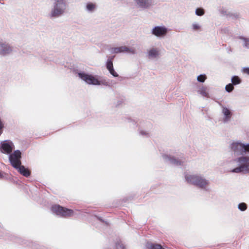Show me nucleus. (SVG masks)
<instances>
[{"label":"nucleus","mask_w":249,"mask_h":249,"mask_svg":"<svg viewBox=\"0 0 249 249\" xmlns=\"http://www.w3.org/2000/svg\"><path fill=\"white\" fill-rule=\"evenodd\" d=\"M185 179L188 182L202 189H205L209 184L208 180L197 175H186Z\"/></svg>","instance_id":"1"},{"label":"nucleus","mask_w":249,"mask_h":249,"mask_svg":"<svg viewBox=\"0 0 249 249\" xmlns=\"http://www.w3.org/2000/svg\"><path fill=\"white\" fill-rule=\"evenodd\" d=\"M52 211L58 215L64 217H68L73 215V211L58 205H55L52 207Z\"/></svg>","instance_id":"2"},{"label":"nucleus","mask_w":249,"mask_h":249,"mask_svg":"<svg viewBox=\"0 0 249 249\" xmlns=\"http://www.w3.org/2000/svg\"><path fill=\"white\" fill-rule=\"evenodd\" d=\"M238 161L240 163V165L234 168L233 172L235 173H249V158L245 157L239 158Z\"/></svg>","instance_id":"3"},{"label":"nucleus","mask_w":249,"mask_h":249,"mask_svg":"<svg viewBox=\"0 0 249 249\" xmlns=\"http://www.w3.org/2000/svg\"><path fill=\"white\" fill-rule=\"evenodd\" d=\"M56 3L54 10L51 13L52 17H58L61 15L66 8V4L64 0H55Z\"/></svg>","instance_id":"4"},{"label":"nucleus","mask_w":249,"mask_h":249,"mask_svg":"<svg viewBox=\"0 0 249 249\" xmlns=\"http://www.w3.org/2000/svg\"><path fill=\"white\" fill-rule=\"evenodd\" d=\"M20 159L21 152L19 150L14 151L13 153L10 155L9 160L14 168H18L21 164Z\"/></svg>","instance_id":"5"},{"label":"nucleus","mask_w":249,"mask_h":249,"mask_svg":"<svg viewBox=\"0 0 249 249\" xmlns=\"http://www.w3.org/2000/svg\"><path fill=\"white\" fill-rule=\"evenodd\" d=\"M78 75L82 80L85 81L89 84H92L95 85H100V82L94 76L86 74L85 73H79Z\"/></svg>","instance_id":"6"},{"label":"nucleus","mask_w":249,"mask_h":249,"mask_svg":"<svg viewBox=\"0 0 249 249\" xmlns=\"http://www.w3.org/2000/svg\"><path fill=\"white\" fill-rule=\"evenodd\" d=\"M167 33V29L164 27L157 26L152 30V34L158 37L164 36Z\"/></svg>","instance_id":"7"},{"label":"nucleus","mask_w":249,"mask_h":249,"mask_svg":"<svg viewBox=\"0 0 249 249\" xmlns=\"http://www.w3.org/2000/svg\"><path fill=\"white\" fill-rule=\"evenodd\" d=\"M243 143L240 142H234L231 145V149L237 155L243 154Z\"/></svg>","instance_id":"8"},{"label":"nucleus","mask_w":249,"mask_h":249,"mask_svg":"<svg viewBox=\"0 0 249 249\" xmlns=\"http://www.w3.org/2000/svg\"><path fill=\"white\" fill-rule=\"evenodd\" d=\"M137 4L141 8L149 7L154 2L153 0H135Z\"/></svg>","instance_id":"9"},{"label":"nucleus","mask_w":249,"mask_h":249,"mask_svg":"<svg viewBox=\"0 0 249 249\" xmlns=\"http://www.w3.org/2000/svg\"><path fill=\"white\" fill-rule=\"evenodd\" d=\"M113 51L114 53H119L124 52L131 53H135V51L134 49H129L126 46L114 48L113 49Z\"/></svg>","instance_id":"10"},{"label":"nucleus","mask_w":249,"mask_h":249,"mask_svg":"<svg viewBox=\"0 0 249 249\" xmlns=\"http://www.w3.org/2000/svg\"><path fill=\"white\" fill-rule=\"evenodd\" d=\"M12 51L11 47L7 44L0 43V53L5 54Z\"/></svg>","instance_id":"11"},{"label":"nucleus","mask_w":249,"mask_h":249,"mask_svg":"<svg viewBox=\"0 0 249 249\" xmlns=\"http://www.w3.org/2000/svg\"><path fill=\"white\" fill-rule=\"evenodd\" d=\"M11 145L7 142H4L1 144L0 150L3 153L10 154L12 151Z\"/></svg>","instance_id":"12"},{"label":"nucleus","mask_w":249,"mask_h":249,"mask_svg":"<svg viewBox=\"0 0 249 249\" xmlns=\"http://www.w3.org/2000/svg\"><path fill=\"white\" fill-rule=\"evenodd\" d=\"M16 169L18 170L21 175L25 177H29L31 175V171L28 169L26 168L23 165H21V164Z\"/></svg>","instance_id":"13"},{"label":"nucleus","mask_w":249,"mask_h":249,"mask_svg":"<svg viewBox=\"0 0 249 249\" xmlns=\"http://www.w3.org/2000/svg\"><path fill=\"white\" fill-rule=\"evenodd\" d=\"M222 112L225 116V121L229 120L231 116V111L226 107H223Z\"/></svg>","instance_id":"14"},{"label":"nucleus","mask_w":249,"mask_h":249,"mask_svg":"<svg viewBox=\"0 0 249 249\" xmlns=\"http://www.w3.org/2000/svg\"><path fill=\"white\" fill-rule=\"evenodd\" d=\"M159 55V51L156 49L153 48L148 51V56L149 57H156Z\"/></svg>","instance_id":"15"},{"label":"nucleus","mask_w":249,"mask_h":249,"mask_svg":"<svg viewBox=\"0 0 249 249\" xmlns=\"http://www.w3.org/2000/svg\"><path fill=\"white\" fill-rule=\"evenodd\" d=\"M231 82L233 85H237L241 82L240 78L237 76H233L231 78Z\"/></svg>","instance_id":"16"},{"label":"nucleus","mask_w":249,"mask_h":249,"mask_svg":"<svg viewBox=\"0 0 249 249\" xmlns=\"http://www.w3.org/2000/svg\"><path fill=\"white\" fill-rule=\"evenodd\" d=\"M113 58H111L108 59L107 63V68L108 71L113 68V62H112Z\"/></svg>","instance_id":"17"},{"label":"nucleus","mask_w":249,"mask_h":249,"mask_svg":"<svg viewBox=\"0 0 249 249\" xmlns=\"http://www.w3.org/2000/svg\"><path fill=\"white\" fill-rule=\"evenodd\" d=\"M149 249H165L160 244H151L149 246Z\"/></svg>","instance_id":"18"},{"label":"nucleus","mask_w":249,"mask_h":249,"mask_svg":"<svg viewBox=\"0 0 249 249\" xmlns=\"http://www.w3.org/2000/svg\"><path fill=\"white\" fill-rule=\"evenodd\" d=\"M116 249H125V247L120 241L116 243Z\"/></svg>","instance_id":"19"},{"label":"nucleus","mask_w":249,"mask_h":249,"mask_svg":"<svg viewBox=\"0 0 249 249\" xmlns=\"http://www.w3.org/2000/svg\"><path fill=\"white\" fill-rule=\"evenodd\" d=\"M169 160L170 161V162L174 164L177 165L181 164V162L180 161H179L178 160L174 158H170Z\"/></svg>","instance_id":"20"},{"label":"nucleus","mask_w":249,"mask_h":249,"mask_svg":"<svg viewBox=\"0 0 249 249\" xmlns=\"http://www.w3.org/2000/svg\"><path fill=\"white\" fill-rule=\"evenodd\" d=\"M95 8V5L92 3H88L87 5V8L89 11H92Z\"/></svg>","instance_id":"21"},{"label":"nucleus","mask_w":249,"mask_h":249,"mask_svg":"<svg viewBox=\"0 0 249 249\" xmlns=\"http://www.w3.org/2000/svg\"><path fill=\"white\" fill-rule=\"evenodd\" d=\"M234 89L233 84H229L226 86L225 89L227 91L230 92H231Z\"/></svg>","instance_id":"22"},{"label":"nucleus","mask_w":249,"mask_h":249,"mask_svg":"<svg viewBox=\"0 0 249 249\" xmlns=\"http://www.w3.org/2000/svg\"><path fill=\"white\" fill-rule=\"evenodd\" d=\"M247 205L245 203H241L238 205V208L242 211H244L247 209Z\"/></svg>","instance_id":"23"},{"label":"nucleus","mask_w":249,"mask_h":249,"mask_svg":"<svg viewBox=\"0 0 249 249\" xmlns=\"http://www.w3.org/2000/svg\"><path fill=\"white\" fill-rule=\"evenodd\" d=\"M196 13L197 15L200 16H202L203 15H204V11L203 9L198 8L196 9Z\"/></svg>","instance_id":"24"},{"label":"nucleus","mask_w":249,"mask_h":249,"mask_svg":"<svg viewBox=\"0 0 249 249\" xmlns=\"http://www.w3.org/2000/svg\"><path fill=\"white\" fill-rule=\"evenodd\" d=\"M206 79V76L205 75H200L197 78V80L200 82H204Z\"/></svg>","instance_id":"25"},{"label":"nucleus","mask_w":249,"mask_h":249,"mask_svg":"<svg viewBox=\"0 0 249 249\" xmlns=\"http://www.w3.org/2000/svg\"><path fill=\"white\" fill-rule=\"evenodd\" d=\"M243 153L245 152H249V144H243Z\"/></svg>","instance_id":"26"},{"label":"nucleus","mask_w":249,"mask_h":249,"mask_svg":"<svg viewBox=\"0 0 249 249\" xmlns=\"http://www.w3.org/2000/svg\"><path fill=\"white\" fill-rule=\"evenodd\" d=\"M109 72L111 74H112L114 77H118V74L117 73V72H115L114 69H112L109 71Z\"/></svg>","instance_id":"27"},{"label":"nucleus","mask_w":249,"mask_h":249,"mask_svg":"<svg viewBox=\"0 0 249 249\" xmlns=\"http://www.w3.org/2000/svg\"><path fill=\"white\" fill-rule=\"evenodd\" d=\"M4 127V124L3 122L1 121V120L0 119V135L2 133V129Z\"/></svg>","instance_id":"28"},{"label":"nucleus","mask_w":249,"mask_h":249,"mask_svg":"<svg viewBox=\"0 0 249 249\" xmlns=\"http://www.w3.org/2000/svg\"><path fill=\"white\" fill-rule=\"evenodd\" d=\"M200 93H201V94H202L203 96H204L205 97H207V96H208V93L207 92L206 90L204 89H201L200 90Z\"/></svg>","instance_id":"29"},{"label":"nucleus","mask_w":249,"mask_h":249,"mask_svg":"<svg viewBox=\"0 0 249 249\" xmlns=\"http://www.w3.org/2000/svg\"><path fill=\"white\" fill-rule=\"evenodd\" d=\"M193 28L194 30H198L199 29L200 26L197 24H194L193 25Z\"/></svg>","instance_id":"30"},{"label":"nucleus","mask_w":249,"mask_h":249,"mask_svg":"<svg viewBox=\"0 0 249 249\" xmlns=\"http://www.w3.org/2000/svg\"><path fill=\"white\" fill-rule=\"evenodd\" d=\"M242 71L244 73H246V74L249 75V68H243V69L242 70Z\"/></svg>","instance_id":"31"},{"label":"nucleus","mask_w":249,"mask_h":249,"mask_svg":"<svg viewBox=\"0 0 249 249\" xmlns=\"http://www.w3.org/2000/svg\"><path fill=\"white\" fill-rule=\"evenodd\" d=\"M3 177V175L1 174V173L0 172V178H2Z\"/></svg>","instance_id":"32"},{"label":"nucleus","mask_w":249,"mask_h":249,"mask_svg":"<svg viewBox=\"0 0 249 249\" xmlns=\"http://www.w3.org/2000/svg\"><path fill=\"white\" fill-rule=\"evenodd\" d=\"M248 43L249 44V40H248Z\"/></svg>","instance_id":"33"}]
</instances>
